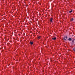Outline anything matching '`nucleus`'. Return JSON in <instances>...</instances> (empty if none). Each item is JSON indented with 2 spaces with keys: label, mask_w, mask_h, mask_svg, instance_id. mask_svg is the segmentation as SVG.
I'll list each match as a JSON object with an SVG mask.
<instances>
[{
  "label": "nucleus",
  "mask_w": 75,
  "mask_h": 75,
  "mask_svg": "<svg viewBox=\"0 0 75 75\" xmlns=\"http://www.w3.org/2000/svg\"><path fill=\"white\" fill-rule=\"evenodd\" d=\"M67 36H66L64 37V40H65V41H67Z\"/></svg>",
  "instance_id": "f257e3e1"
},
{
  "label": "nucleus",
  "mask_w": 75,
  "mask_h": 75,
  "mask_svg": "<svg viewBox=\"0 0 75 75\" xmlns=\"http://www.w3.org/2000/svg\"><path fill=\"white\" fill-rule=\"evenodd\" d=\"M52 40H55L56 39H57V38L56 37H54L52 38Z\"/></svg>",
  "instance_id": "f03ea898"
},
{
  "label": "nucleus",
  "mask_w": 75,
  "mask_h": 75,
  "mask_svg": "<svg viewBox=\"0 0 75 75\" xmlns=\"http://www.w3.org/2000/svg\"><path fill=\"white\" fill-rule=\"evenodd\" d=\"M52 20H53V19L52 18H51L50 19V21L51 22H52Z\"/></svg>",
  "instance_id": "7ed1b4c3"
},
{
  "label": "nucleus",
  "mask_w": 75,
  "mask_h": 75,
  "mask_svg": "<svg viewBox=\"0 0 75 75\" xmlns=\"http://www.w3.org/2000/svg\"><path fill=\"white\" fill-rule=\"evenodd\" d=\"M71 43H72V44H74V40H73L72 41V42H71Z\"/></svg>",
  "instance_id": "20e7f679"
},
{
  "label": "nucleus",
  "mask_w": 75,
  "mask_h": 75,
  "mask_svg": "<svg viewBox=\"0 0 75 75\" xmlns=\"http://www.w3.org/2000/svg\"><path fill=\"white\" fill-rule=\"evenodd\" d=\"M68 40L71 41V40H72V39L71 38H69V39H68Z\"/></svg>",
  "instance_id": "39448f33"
},
{
  "label": "nucleus",
  "mask_w": 75,
  "mask_h": 75,
  "mask_svg": "<svg viewBox=\"0 0 75 75\" xmlns=\"http://www.w3.org/2000/svg\"><path fill=\"white\" fill-rule=\"evenodd\" d=\"M30 44H31V45H33V42H30Z\"/></svg>",
  "instance_id": "423d86ee"
},
{
  "label": "nucleus",
  "mask_w": 75,
  "mask_h": 75,
  "mask_svg": "<svg viewBox=\"0 0 75 75\" xmlns=\"http://www.w3.org/2000/svg\"><path fill=\"white\" fill-rule=\"evenodd\" d=\"M41 38V37L40 36H38V39H40V38Z\"/></svg>",
  "instance_id": "0eeeda50"
},
{
  "label": "nucleus",
  "mask_w": 75,
  "mask_h": 75,
  "mask_svg": "<svg viewBox=\"0 0 75 75\" xmlns=\"http://www.w3.org/2000/svg\"><path fill=\"white\" fill-rule=\"evenodd\" d=\"M72 10H71V11H69V13H72Z\"/></svg>",
  "instance_id": "6e6552de"
},
{
  "label": "nucleus",
  "mask_w": 75,
  "mask_h": 75,
  "mask_svg": "<svg viewBox=\"0 0 75 75\" xmlns=\"http://www.w3.org/2000/svg\"><path fill=\"white\" fill-rule=\"evenodd\" d=\"M73 20H74V18H71V21H73Z\"/></svg>",
  "instance_id": "1a4fd4ad"
}]
</instances>
